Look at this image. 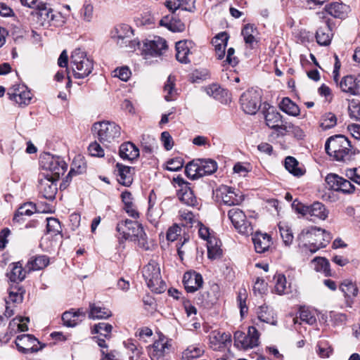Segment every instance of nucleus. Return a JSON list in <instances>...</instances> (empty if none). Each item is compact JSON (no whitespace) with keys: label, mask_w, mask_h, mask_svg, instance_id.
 <instances>
[{"label":"nucleus","mask_w":360,"mask_h":360,"mask_svg":"<svg viewBox=\"0 0 360 360\" xmlns=\"http://www.w3.org/2000/svg\"><path fill=\"white\" fill-rule=\"evenodd\" d=\"M41 168L48 173L39 180L38 190L44 198L52 200L57 193L56 181L68 169V164L63 159H42Z\"/></svg>","instance_id":"1"},{"label":"nucleus","mask_w":360,"mask_h":360,"mask_svg":"<svg viewBox=\"0 0 360 360\" xmlns=\"http://www.w3.org/2000/svg\"><path fill=\"white\" fill-rule=\"evenodd\" d=\"M116 231L120 243L126 240L137 241L140 248L146 250L150 249L143 227L138 221L121 220L117 224Z\"/></svg>","instance_id":"2"},{"label":"nucleus","mask_w":360,"mask_h":360,"mask_svg":"<svg viewBox=\"0 0 360 360\" xmlns=\"http://www.w3.org/2000/svg\"><path fill=\"white\" fill-rule=\"evenodd\" d=\"M331 239L332 236L329 232L316 226L303 229L298 236L300 243H304L303 246L309 249L311 253L325 248Z\"/></svg>","instance_id":"3"},{"label":"nucleus","mask_w":360,"mask_h":360,"mask_svg":"<svg viewBox=\"0 0 360 360\" xmlns=\"http://www.w3.org/2000/svg\"><path fill=\"white\" fill-rule=\"evenodd\" d=\"M70 67L77 79L87 77L93 70V61L81 49H75L70 56Z\"/></svg>","instance_id":"4"},{"label":"nucleus","mask_w":360,"mask_h":360,"mask_svg":"<svg viewBox=\"0 0 360 360\" xmlns=\"http://www.w3.org/2000/svg\"><path fill=\"white\" fill-rule=\"evenodd\" d=\"M217 169V164L213 159H193L186 166V173L192 179L210 175Z\"/></svg>","instance_id":"5"},{"label":"nucleus","mask_w":360,"mask_h":360,"mask_svg":"<svg viewBox=\"0 0 360 360\" xmlns=\"http://www.w3.org/2000/svg\"><path fill=\"white\" fill-rule=\"evenodd\" d=\"M142 272L148 287L152 291L156 293L165 291L166 284L162 279L160 266L155 261H150L143 267Z\"/></svg>","instance_id":"6"},{"label":"nucleus","mask_w":360,"mask_h":360,"mask_svg":"<svg viewBox=\"0 0 360 360\" xmlns=\"http://www.w3.org/2000/svg\"><path fill=\"white\" fill-rule=\"evenodd\" d=\"M92 131L103 144L115 141L120 136V127L114 122H99L94 124Z\"/></svg>","instance_id":"7"},{"label":"nucleus","mask_w":360,"mask_h":360,"mask_svg":"<svg viewBox=\"0 0 360 360\" xmlns=\"http://www.w3.org/2000/svg\"><path fill=\"white\" fill-rule=\"evenodd\" d=\"M350 142L342 135L332 136L325 143L327 154L333 158H344L345 155H352L350 153Z\"/></svg>","instance_id":"8"},{"label":"nucleus","mask_w":360,"mask_h":360,"mask_svg":"<svg viewBox=\"0 0 360 360\" xmlns=\"http://www.w3.org/2000/svg\"><path fill=\"white\" fill-rule=\"evenodd\" d=\"M234 345L243 350L252 349L259 345V333L254 326L248 328V333L236 331L234 333Z\"/></svg>","instance_id":"9"},{"label":"nucleus","mask_w":360,"mask_h":360,"mask_svg":"<svg viewBox=\"0 0 360 360\" xmlns=\"http://www.w3.org/2000/svg\"><path fill=\"white\" fill-rule=\"evenodd\" d=\"M228 217L234 228L240 233L246 236L253 233V227L247 221L246 216L241 209L236 207L230 209L228 212Z\"/></svg>","instance_id":"10"},{"label":"nucleus","mask_w":360,"mask_h":360,"mask_svg":"<svg viewBox=\"0 0 360 360\" xmlns=\"http://www.w3.org/2000/svg\"><path fill=\"white\" fill-rule=\"evenodd\" d=\"M240 105L243 110L249 115H255L261 105V95L259 91L251 89L240 96Z\"/></svg>","instance_id":"11"},{"label":"nucleus","mask_w":360,"mask_h":360,"mask_svg":"<svg viewBox=\"0 0 360 360\" xmlns=\"http://www.w3.org/2000/svg\"><path fill=\"white\" fill-rule=\"evenodd\" d=\"M167 48V42L164 39L155 37L153 39L146 40L143 43L141 53L144 58L148 59L150 57L160 56Z\"/></svg>","instance_id":"12"},{"label":"nucleus","mask_w":360,"mask_h":360,"mask_svg":"<svg viewBox=\"0 0 360 360\" xmlns=\"http://www.w3.org/2000/svg\"><path fill=\"white\" fill-rule=\"evenodd\" d=\"M217 197L229 206L240 205L244 200L239 190L224 185L217 190Z\"/></svg>","instance_id":"13"},{"label":"nucleus","mask_w":360,"mask_h":360,"mask_svg":"<svg viewBox=\"0 0 360 360\" xmlns=\"http://www.w3.org/2000/svg\"><path fill=\"white\" fill-rule=\"evenodd\" d=\"M15 344L18 350L22 354L37 352L43 348L42 346L38 347L39 341L30 334L18 335Z\"/></svg>","instance_id":"14"},{"label":"nucleus","mask_w":360,"mask_h":360,"mask_svg":"<svg viewBox=\"0 0 360 360\" xmlns=\"http://www.w3.org/2000/svg\"><path fill=\"white\" fill-rule=\"evenodd\" d=\"M112 330V325L104 322L95 324L92 328L91 333L98 334L97 336L93 337V340L101 348V350L104 349L105 351L107 350L108 352V345L106 343V340L111 338Z\"/></svg>","instance_id":"15"},{"label":"nucleus","mask_w":360,"mask_h":360,"mask_svg":"<svg viewBox=\"0 0 360 360\" xmlns=\"http://www.w3.org/2000/svg\"><path fill=\"white\" fill-rule=\"evenodd\" d=\"M176 58L181 63L187 64L191 60V57L197 51L195 44L190 40L179 41L176 43Z\"/></svg>","instance_id":"16"},{"label":"nucleus","mask_w":360,"mask_h":360,"mask_svg":"<svg viewBox=\"0 0 360 360\" xmlns=\"http://www.w3.org/2000/svg\"><path fill=\"white\" fill-rule=\"evenodd\" d=\"M171 347L169 340L163 335L148 347V352L152 360H163Z\"/></svg>","instance_id":"17"},{"label":"nucleus","mask_w":360,"mask_h":360,"mask_svg":"<svg viewBox=\"0 0 360 360\" xmlns=\"http://www.w3.org/2000/svg\"><path fill=\"white\" fill-rule=\"evenodd\" d=\"M8 96L11 100H13L20 105L30 104L32 99V93L23 85L13 86L9 89Z\"/></svg>","instance_id":"18"},{"label":"nucleus","mask_w":360,"mask_h":360,"mask_svg":"<svg viewBox=\"0 0 360 360\" xmlns=\"http://www.w3.org/2000/svg\"><path fill=\"white\" fill-rule=\"evenodd\" d=\"M338 85L342 91L360 96V75L345 76L342 78Z\"/></svg>","instance_id":"19"},{"label":"nucleus","mask_w":360,"mask_h":360,"mask_svg":"<svg viewBox=\"0 0 360 360\" xmlns=\"http://www.w3.org/2000/svg\"><path fill=\"white\" fill-rule=\"evenodd\" d=\"M184 288L188 292H194L198 290L203 283L201 274L193 272H186L183 277Z\"/></svg>","instance_id":"20"},{"label":"nucleus","mask_w":360,"mask_h":360,"mask_svg":"<svg viewBox=\"0 0 360 360\" xmlns=\"http://www.w3.org/2000/svg\"><path fill=\"white\" fill-rule=\"evenodd\" d=\"M300 211L302 215H309L321 220H325L328 215V211L325 205L319 202H315L308 207H302Z\"/></svg>","instance_id":"21"},{"label":"nucleus","mask_w":360,"mask_h":360,"mask_svg":"<svg viewBox=\"0 0 360 360\" xmlns=\"http://www.w3.org/2000/svg\"><path fill=\"white\" fill-rule=\"evenodd\" d=\"M339 288L344 293L347 306L352 307L353 304L352 299L357 296L359 292L356 283L352 280L346 279L341 283Z\"/></svg>","instance_id":"22"},{"label":"nucleus","mask_w":360,"mask_h":360,"mask_svg":"<svg viewBox=\"0 0 360 360\" xmlns=\"http://www.w3.org/2000/svg\"><path fill=\"white\" fill-rule=\"evenodd\" d=\"M8 296L6 299L7 304H18L22 302L25 289L19 283H12L8 288Z\"/></svg>","instance_id":"23"},{"label":"nucleus","mask_w":360,"mask_h":360,"mask_svg":"<svg viewBox=\"0 0 360 360\" xmlns=\"http://www.w3.org/2000/svg\"><path fill=\"white\" fill-rule=\"evenodd\" d=\"M231 342V335L226 333L219 331H213L210 336V347L217 351H219L226 347L227 342Z\"/></svg>","instance_id":"24"},{"label":"nucleus","mask_w":360,"mask_h":360,"mask_svg":"<svg viewBox=\"0 0 360 360\" xmlns=\"http://www.w3.org/2000/svg\"><path fill=\"white\" fill-rule=\"evenodd\" d=\"M35 15L37 16V22L43 27L49 26L50 22L54 18L53 10L48 7L45 3L39 4V8L35 11Z\"/></svg>","instance_id":"25"},{"label":"nucleus","mask_w":360,"mask_h":360,"mask_svg":"<svg viewBox=\"0 0 360 360\" xmlns=\"http://www.w3.org/2000/svg\"><path fill=\"white\" fill-rule=\"evenodd\" d=\"M241 34L247 46L253 49L258 43V30L253 24H246L242 29Z\"/></svg>","instance_id":"26"},{"label":"nucleus","mask_w":360,"mask_h":360,"mask_svg":"<svg viewBox=\"0 0 360 360\" xmlns=\"http://www.w3.org/2000/svg\"><path fill=\"white\" fill-rule=\"evenodd\" d=\"M255 251L257 253H264L267 251L271 245V238L267 233L257 232L252 237Z\"/></svg>","instance_id":"27"},{"label":"nucleus","mask_w":360,"mask_h":360,"mask_svg":"<svg viewBox=\"0 0 360 360\" xmlns=\"http://www.w3.org/2000/svg\"><path fill=\"white\" fill-rule=\"evenodd\" d=\"M229 36L226 32H221L215 36L212 44L214 46L216 56L218 59L221 60L225 56V50L227 46Z\"/></svg>","instance_id":"28"},{"label":"nucleus","mask_w":360,"mask_h":360,"mask_svg":"<svg viewBox=\"0 0 360 360\" xmlns=\"http://www.w3.org/2000/svg\"><path fill=\"white\" fill-rule=\"evenodd\" d=\"M116 168L117 175L119 176L118 182L123 186H129L133 181L134 168L120 163H117Z\"/></svg>","instance_id":"29"},{"label":"nucleus","mask_w":360,"mask_h":360,"mask_svg":"<svg viewBox=\"0 0 360 360\" xmlns=\"http://www.w3.org/2000/svg\"><path fill=\"white\" fill-rule=\"evenodd\" d=\"M9 266L11 269L7 273V276L11 283H19L25 279L26 271L24 270L20 262L12 263Z\"/></svg>","instance_id":"30"},{"label":"nucleus","mask_w":360,"mask_h":360,"mask_svg":"<svg viewBox=\"0 0 360 360\" xmlns=\"http://www.w3.org/2000/svg\"><path fill=\"white\" fill-rule=\"evenodd\" d=\"M332 35L331 25L329 20H326L324 26L316 31V41L321 46H327L330 43Z\"/></svg>","instance_id":"31"},{"label":"nucleus","mask_w":360,"mask_h":360,"mask_svg":"<svg viewBox=\"0 0 360 360\" xmlns=\"http://www.w3.org/2000/svg\"><path fill=\"white\" fill-rule=\"evenodd\" d=\"M257 317L260 321L264 322L273 326L277 323L275 313L273 309L266 304L258 307L257 310Z\"/></svg>","instance_id":"32"},{"label":"nucleus","mask_w":360,"mask_h":360,"mask_svg":"<svg viewBox=\"0 0 360 360\" xmlns=\"http://www.w3.org/2000/svg\"><path fill=\"white\" fill-rule=\"evenodd\" d=\"M349 9V6L345 4L334 2L327 5L325 11L334 18H343L347 15Z\"/></svg>","instance_id":"33"},{"label":"nucleus","mask_w":360,"mask_h":360,"mask_svg":"<svg viewBox=\"0 0 360 360\" xmlns=\"http://www.w3.org/2000/svg\"><path fill=\"white\" fill-rule=\"evenodd\" d=\"M112 314L111 311L105 307L96 303L89 304V318L91 319H108Z\"/></svg>","instance_id":"34"},{"label":"nucleus","mask_w":360,"mask_h":360,"mask_svg":"<svg viewBox=\"0 0 360 360\" xmlns=\"http://www.w3.org/2000/svg\"><path fill=\"white\" fill-rule=\"evenodd\" d=\"M265 121L266 125L274 129L278 133H282L281 127L284 124L282 122V115L275 110H269L265 115Z\"/></svg>","instance_id":"35"},{"label":"nucleus","mask_w":360,"mask_h":360,"mask_svg":"<svg viewBox=\"0 0 360 360\" xmlns=\"http://www.w3.org/2000/svg\"><path fill=\"white\" fill-rule=\"evenodd\" d=\"M160 25L172 32H181L185 27L184 24L180 20L175 18L173 15H166L163 17L160 21Z\"/></svg>","instance_id":"36"},{"label":"nucleus","mask_w":360,"mask_h":360,"mask_svg":"<svg viewBox=\"0 0 360 360\" xmlns=\"http://www.w3.org/2000/svg\"><path fill=\"white\" fill-rule=\"evenodd\" d=\"M195 1V0H167L165 6L172 13H174L179 8L191 11Z\"/></svg>","instance_id":"37"},{"label":"nucleus","mask_w":360,"mask_h":360,"mask_svg":"<svg viewBox=\"0 0 360 360\" xmlns=\"http://www.w3.org/2000/svg\"><path fill=\"white\" fill-rule=\"evenodd\" d=\"M284 165L285 169L295 176H303L306 172L304 165L298 162L297 159H285Z\"/></svg>","instance_id":"38"},{"label":"nucleus","mask_w":360,"mask_h":360,"mask_svg":"<svg viewBox=\"0 0 360 360\" xmlns=\"http://www.w3.org/2000/svg\"><path fill=\"white\" fill-rule=\"evenodd\" d=\"M29 321L30 319L28 317L16 316L10 321L8 329L14 334L18 332L27 331L28 330L27 323Z\"/></svg>","instance_id":"39"},{"label":"nucleus","mask_w":360,"mask_h":360,"mask_svg":"<svg viewBox=\"0 0 360 360\" xmlns=\"http://www.w3.org/2000/svg\"><path fill=\"white\" fill-rule=\"evenodd\" d=\"M49 264V258L46 255L32 257L27 263L29 271H37L45 268Z\"/></svg>","instance_id":"40"},{"label":"nucleus","mask_w":360,"mask_h":360,"mask_svg":"<svg viewBox=\"0 0 360 360\" xmlns=\"http://www.w3.org/2000/svg\"><path fill=\"white\" fill-rule=\"evenodd\" d=\"M122 200L124 205V209L126 212L131 217L136 219L139 217V212L136 210L133 197L130 192L123 191L121 194Z\"/></svg>","instance_id":"41"},{"label":"nucleus","mask_w":360,"mask_h":360,"mask_svg":"<svg viewBox=\"0 0 360 360\" xmlns=\"http://www.w3.org/2000/svg\"><path fill=\"white\" fill-rule=\"evenodd\" d=\"M120 158H139V149L131 142L122 143L119 150Z\"/></svg>","instance_id":"42"},{"label":"nucleus","mask_w":360,"mask_h":360,"mask_svg":"<svg viewBox=\"0 0 360 360\" xmlns=\"http://www.w3.org/2000/svg\"><path fill=\"white\" fill-rule=\"evenodd\" d=\"M207 242L208 257L211 259L219 258L222 255L221 242L214 237L209 238Z\"/></svg>","instance_id":"43"},{"label":"nucleus","mask_w":360,"mask_h":360,"mask_svg":"<svg viewBox=\"0 0 360 360\" xmlns=\"http://www.w3.org/2000/svg\"><path fill=\"white\" fill-rule=\"evenodd\" d=\"M279 107L283 112L290 116L297 117L300 113V109L298 105L288 97L282 99Z\"/></svg>","instance_id":"44"},{"label":"nucleus","mask_w":360,"mask_h":360,"mask_svg":"<svg viewBox=\"0 0 360 360\" xmlns=\"http://www.w3.org/2000/svg\"><path fill=\"white\" fill-rule=\"evenodd\" d=\"M314 269L318 272L323 273L326 276L331 275L330 263L324 257H316L312 260Z\"/></svg>","instance_id":"45"},{"label":"nucleus","mask_w":360,"mask_h":360,"mask_svg":"<svg viewBox=\"0 0 360 360\" xmlns=\"http://www.w3.org/2000/svg\"><path fill=\"white\" fill-rule=\"evenodd\" d=\"M132 34V30L128 25H117L113 32L112 37V39H118L119 40H126L130 39Z\"/></svg>","instance_id":"46"},{"label":"nucleus","mask_w":360,"mask_h":360,"mask_svg":"<svg viewBox=\"0 0 360 360\" xmlns=\"http://www.w3.org/2000/svg\"><path fill=\"white\" fill-rule=\"evenodd\" d=\"M174 77L169 75L164 86L165 98L167 101H171L176 98L177 92L174 88Z\"/></svg>","instance_id":"47"},{"label":"nucleus","mask_w":360,"mask_h":360,"mask_svg":"<svg viewBox=\"0 0 360 360\" xmlns=\"http://www.w3.org/2000/svg\"><path fill=\"white\" fill-rule=\"evenodd\" d=\"M86 170V162L84 159H73L67 179L72 176L83 174Z\"/></svg>","instance_id":"48"},{"label":"nucleus","mask_w":360,"mask_h":360,"mask_svg":"<svg viewBox=\"0 0 360 360\" xmlns=\"http://www.w3.org/2000/svg\"><path fill=\"white\" fill-rule=\"evenodd\" d=\"M34 207L32 203H25L20 206L13 217V221L20 222L23 216H31L34 213Z\"/></svg>","instance_id":"49"},{"label":"nucleus","mask_w":360,"mask_h":360,"mask_svg":"<svg viewBox=\"0 0 360 360\" xmlns=\"http://www.w3.org/2000/svg\"><path fill=\"white\" fill-rule=\"evenodd\" d=\"M203 353L200 347L196 345L188 346L182 353V359L184 360H193L200 357Z\"/></svg>","instance_id":"50"},{"label":"nucleus","mask_w":360,"mask_h":360,"mask_svg":"<svg viewBox=\"0 0 360 360\" xmlns=\"http://www.w3.org/2000/svg\"><path fill=\"white\" fill-rule=\"evenodd\" d=\"M281 128L282 129L281 134H283V131L290 133L298 139H302L304 136V133L302 129L298 126H295L292 123L285 122L284 124H282Z\"/></svg>","instance_id":"51"},{"label":"nucleus","mask_w":360,"mask_h":360,"mask_svg":"<svg viewBox=\"0 0 360 360\" xmlns=\"http://www.w3.org/2000/svg\"><path fill=\"white\" fill-rule=\"evenodd\" d=\"M336 124V116L332 112H327L322 116L320 127L323 129L326 130L335 127Z\"/></svg>","instance_id":"52"},{"label":"nucleus","mask_w":360,"mask_h":360,"mask_svg":"<svg viewBox=\"0 0 360 360\" xmlns=\"http://www.w3.org/2000/svg\"><path fill=\"white\" fill-rule=\"evenodd\" d=\"M281 236L286 246H289L293 240V235L290 228L286 224L278 225Z\"/></svg>","instance_id":"53"},{"label":"nucleus","mask_w":360,"mask_h":360,"mask_svg":"<svg viewBox=\"0 0 360 360\" xmlns=\"http://www.w3.org/2000/svg\"><path fill=\"white\" fill-rule=\"evenodd\" d=\"M82 320V319H77V315L73 313V311H65L62 315L63 324L68 327H75L81 322Z\"/></svg>","instance_id":"54"},{"label":"nucleus","mask_w":360,"mask_h":360,"mask_svg":"<svg viewBox=\"0 0 360 360\" xmlns=\"http://www.w3.org/2000/svg\"><path fill=\"white\" fill-rule=\"evenodd\" d=\"M342 179V177L338 174L330 173L326 176L325 181L330 189L338 191L341 184Z\"/></svg>","instance_id":"55"},{"label":"nucleus","mask_w":360,"mask_h":360,"mask_svg":"<svg viewBox=\"0 0 360 360\" xmlns=\"http://www.w3.org/2000/svg\"><path fill=\"white\" fill-rule=\"evenodd\" d=\"M46 230L47 232L54 236L60 234L62 231L60 221L53 217L47 218Z\"/></svg>","instance_id":"56"},{"label":"nucleus","mask_w":360,"mask_h":360,"mask_svg":"<svg viewBox=\"0 0 360 360\" xmlns=\"http://www.w3.org/2000/svg\"><path fill=\"white\" fill-rule=\"evenodd\" d=\"M162 214V211L160 207L151 206L150 207L148 208L147 217H148V221L151 224L156 226L158 222V219L161 217Z\"/></svg>","instance_id":"57"},{"label":"nucleus","mask_w":360,"mask_h":360,"mask_svg":"<svg viewBox=\"0 0 360 360\" xmlns=\"http://www.w3.org/2000/svg\"><path fill=\"white\" fill-rule=\"evenodd\" d=\"M328 317L330 321L335 326L345 324L347 321V316L345 314L339 313L334 311L329 312Z\"/></svg>","instance_id":"58"},{"label":"nucleus","mask_w":360,"mask_h":360,"mask_svg":"<svg viewBox=\"0 0 360 360\" xmlns=\"http://www.w3.org/2000/svg\"><path fill=\"white\" fill-rule=\"evenodd\" d=\"M287 281L284 275L279 274L276 277L275 284V291L278 295L285 294L288 292V287L286 285Z\"/></svg>","instance_id":"59"},{"label":"nucleus","mask_w":360,"mask_h":360,"mask_svg":"<svg viewBox=\"0 0 360 360\" xmlns=\"http://www.w3.org/2000/svg\"><path fill=\"white\" fill-rule=\"evenodd\" d=\"M300 319L309 325H313L316 322V319L313 313L308 309L304 308L300 310Z\"/></svg>","instance_id":"60"},{"label":"nucleus","mask_w":360,"mask_h":360,"mask_svg":"<svg viewBox=\"0 0 360 360\" xmlns=\"http://www.w3.org/2000/svg\"><path fill=\"white\" fill-rule=\"evenodd\" d=\"M89 154L95 158H103L105 152L103 148L96 141L91 143L88 147Z\"/></svg>","instance_id":"61"},{"label":"nucleus","mask_w":360,"mask_h":360,"mask_svg":"<svg viewBox=\"0 0 360 360\" xmlns=\"http://www.w3.org/2000/svg\"><path fill=\"white\" fill-rule=\"evenodd\" d=\"M205 91L208 96L217 100H219L221 98V94L225 93L223 89H221L217 84H215L205 87Z\"/></svg>","instance_id":"62"},{"label":"nucleus","mask_w":360,"mask_h":360,"mask_svg":"<svg viewBox=\"0 0 360 360\" xmlns=\"http://www.w3.org/2000/svg\"><path fill=\"white\" fill-rule=\"evenodd\" d=\"M184 165V159H169L165 165V169L171 172H177L183 167Z\"/></svg>","instance_id":"63"},{"label":"nucleus","mask_w":360,"mask_h":360,"mask_svg":"<svg viewBox=\"0 0 360 360\" xmlns=\"http://www.w3.org/2000/svg\"><path fill=\"white\" fill-rule=\"evenodd\" d=\"M180 200L189 206H194L197 202V199L191 189L186 190L180 197Z\"/></svg>","instance_id":"64"}]
</instances>
